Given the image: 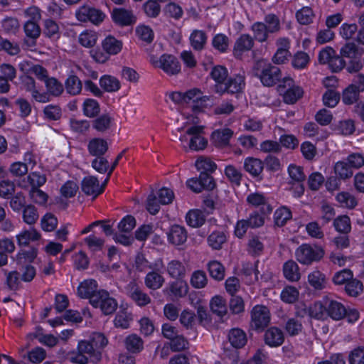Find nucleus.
Masks as SVG:
<instances>
[{"label": "nucleus", "instance_id": "obj_1", "mask_svg": "<svg viewBox=\"0 0 364 364\" xmlns=\"http://www.w3.org/2000/svg\"><path fill=\"white\" fill-rule=\"evenodd\" d=\"M253 73L266 87L274 86L282 78L280 68L264 60H257L255 63Z\"/></svg>", "mask_w": 364, "mask_h": 364}, {"label": "nucleus", "instance_id": "obj_2", "mask_svg": "<svg viewBox=\"0 0 364 364\" xmlns=\"http://www.w3.org/2000/svg\"><path fill=\"white\" fill-rule=\"evenodd\" d=\"M280 29L279 18L274 14H268L264 22H256L252 26L254 36L259 42L265 41L269 33H274Z\"/></svg>", "mask_w": 364, "mask_h": 364}, {"label": "nucleus", "instance_id": "obj_3", "mask_svg": "<svg viewBox=\"0 0 364 364\" xmlns=\"http://www.w3.org/2000/svg\"><path fill=\"white\" fill-rule=\"evenodd\" d=\"M90 304L94 308H100L105 315L114 314L118 306L117 300L104 289L99 290L97 294L92 296Z\"/></svg>", "mask_w": 364, "mask_h": 364}, {"label": "nucleus", "instance_id": "obj_4", "mask_svg": "<svg viewBox=\"0 0 364 364\" xmlns=\"http://www.w3.org/2000/svg\"><path fill=\"white\" fill-rule=\"evenodd\" d=\"M295 255L299 262L309 265L319 261L323 257L324 251L320 247L303 244L296 249Z\"/></svg>", "mask_w": 364, "mask_h": 364}, {"label": "nucleus", "instance_id": "obj_5", "mask_svg": "<svg viewBox=\"0 0 364 364\" xmlns=\"http://www.w3.org/2000/svg\"><path fill=\"white\" fill-rule=\"evenodd\" d=\"M279 91L283 92V100L287 104H294L302 97L304 91L299 85H296L291 77H284L279 85Z\"/></svg>", "mask_w": 364, "mask_h": 364}, {"label": "nucleus", "instance_id": "obj_6", "mask_svg": "<svg viewBox=\"0 0 364 364\" xmlns=\"http://www.w3.org/2000/svg\"><path fill=\"white\" fill-rule=\"evenodd\" d=\"M270 321V314L264 306H255L251 311V324L252 329L263 331Z\"/></svg>", "mask_w": 364, "mask_h": 364}, {"label": "nucleus", "instance_id": "obj_7", "mask_svg": "<svg viewBox=\"0 0 364 364\" xmlns=\"http://www.w3.org/2000/svg\"><path fill=\"white\" fill-rule=\"evenodd\" d=\"M75 16L79 21L98 25L104 21L105 14L100 9L83 5L76 11Z\"/></svg>", "mask_w": 364, "mask_h": 364}, {"label": "nucleus", "instance_id": "obj_8", "mask_svg": "<svg viewBox=\"0 0 364 364\" xmlns=\"http://www.w3.org/2000/svg\"><path fill=\"white\" fill-rule=\"evenodd\" d=\"M203 126H191L186 130V134L191 136L188 148L196 151L203 150L208 145V140L203 136Z\"/></svg>", "mask_w": 364, "mask_h": 364}, {"label": "nucleus", "instance_id": "obj_9", "mask_svg": "<svg viewBox=\"0 0 364 364\" xmlns=\"http://www.w3.org/2000/svg\"><path fill=\"white\" fill-rule=\"evenodd\" d=\"M151 63L154 66L161 68L169 75H177L181 71L179 61L172 55L164 54L160 57L159 61H151Z\"/></svg>", "mask_w": 364, "mask_h": 364}, {"label": "nucleus", "instance_id": "obj_10", "mask_svg": "<svg viewBox=\"0 0 364 364\" xmlns=\"http://www.w3.org/2000/svg\"><path fill=\"white\" fill-rule=\"evenodd\" d=\"M187 186L194 192L200 193L203 189L213 190L215 186V183L210 173L200 172L199 178L189 179L187 181Z\"/></svg>", "mask_w": 364, "mask_h": 364}, {"label": "nucleus", "instance_id": "obj_11", "mask_svg": "<svg viewBox=\"0 0 364 364\" xmlns=\"http://www.w3.org/2000/svg\"><path fill=\"white\" fill-rule=\"evenodd\" d=\"M127 294L129 297L140 307H144L151 304V297L144 292L136 283L130 282L127 284Z\"/></svg>", "mask_w": 364, "mask_h": 364}, {"label": "nucleus", "instance_id": "obj_12", "mask_svg": "<svg viewBox=\"0 0 364 364\" xmlns=\"http://www.w3.org/2000/svg\"><path fill=\"white\" fill-rule=\"evenodd\" d=\"M111 16L114 23L121 27L132 26L136 21L133 11L124 8L113 9Z\"/></svg>", "mask_w": 364, "mask_h": 364}, {"label": "nucleus", "instance_id": "obj_13", "mask_svg": "<svg viewBox=\"0 0 364 364\" xmlns=\"http://www.w3.org/2000/svg\"><path fill=\"white\" fill-rule=\"evenodd\" d=\"M22 88L31 93L32 97L37 102L46 103L50 101V97L46 92H39L36 87L35 80L29 75H23L21 77Z\"/></svg>", "mask_w": 364, "mask_h": 364}, {"label": "nucleus", "instance_id": "obj_14", "mask_svg": "<svg viewBox=\"0 0 364 364\" xmlns=\"http://www.w3.org/2000/svg\"><path fill=\"white\" fill-rule=\"evenodd\" d=\"M81 188L85 194L93 196V198L103 192V187H100L99 181L95 176L85 177L81 182Z\"/></svg>", "mask_w": 364, "mask_h": 364}, {"label": "nucleus", "instance_id": "obj_15", "mask_svg": "<svg viewBox=\"0 0 364 364\" xmlns=\"http://www.w3.org/2000/svg\"><path fill=\"white\" fill-rule=\"evenodd\" d=\"M163 292L165 295L172 296L176 299L186 296L188 292V286L182 280H176L168 284Z\"/></svg>", "mask_w": 364, "mask_h": 364}, {"label": "nucleus", "instance_id": "obj_16", "mask_svg": "<svg viewBox=\"0 0 364 364\" xmlns=\"http://www.w3.org/2000/svg\"><path fill=\"white\" fill-rule=\"evenodd\" d=\"M113 122L114 118L109 113H105L95 117L91 126L97 132L105 134L111 129Z\"/></svg>", "mask_w": 364, "mask_h": 364}, {"label": "nucleus", "instance_id": "obj_17", "mask_svg": "<svg viewBox=\"0 0 364 364\" xmlns=\"http://www.w3.org/2000/svg\"><path fill=\"white\" fill-rule=\"evenodd\" d=\"M327 316L336 321L341 320L345 317L346 314V307L340 302L332 300L326 299Z\"/></svg>", "mask_w": 364, "mask_h": 364}, {"label": "nucleus", "instance_id": "obj_18", "mask_svg": "<svg viewBox=\"0 0 364 364\" xmlns=\"http://www.w3.org/2000/svg\"><path fill=\"white\" fill-rule=\"evenodd\" d=\"M167 235L169 242L175 245H182L187 240V232L185 228L178 225L171 226Z\"/></svg>", "mask_w": 364, "mask_h": 364}, {"label": "nucleus", "instance_id": "obj_19", "mask_svg": "<svg viewBox=\"0 0 364 364\" xmlns=\"http://www.w3.org/2000/svg\"><path fill=\"white\" fill-rule=\"evenodd\" d=\"M266 344L271 347L281 346L284 341V336L282 331L277 327L269 328L264 334Z\"/></svg>", "mask_w": 364, "mask_h": 364}, {"label": "nucleus", "instance_id": "obj_20", "mask_svg": "<svg viewBox=\"0 0 364 364\" xmlns=\"http://www.w3.org/2000/svg\"><path fill=\"white\" fill-rule=\"evenodd\" d=\"M97 283L94 279L85 280L82 282L77 288V294L80 297L89 299L91 304V298L98 292Z\"/></svg>", "mask_w": 364, "mask_h": 364}, {"label": "nucleus", "instance_id": "obj_21", "mask_svg": "<svg viewBox=\"0 0 364 364\" xmlns=\"http://www.w3.org/2000/svg\"><path fill=\"white\" fill-rule=\"evenodd\" d=\"M244 169L253 177H258L264 169V163L259 159L247 157L244 161Z\"/></svg>", "mask_w": 364, "mask_h": 364}, {"label": "nucleus", "instance_id": "obj_22", "mask_svg": "<svg viewBox=\"0 0 364 364\" xmlns=\"http://www.w3.org/2000/svg\"><path fill=\"white\" fill-rule=\"evenodd\" d=\"M108 150L107 141L102 138H94L89 141L88 151L95 156H103Z\"/></svg>", "mask_w": 364, "mask_h": 364}, {"label": "nucleus", "instance_id": "obj_23", "mask_svg": "<svg viewBox=\"0 0 364 364\" xmlns=\"http://www.w3.org/2000/svg\"><path fill=\"white\" fill-rule=\"evenodd\" d=\"M78 352L87 355L93 362L101 359V351L95 349L90 341H81L77 346Z\"/></svg>", "mask_w": 364, "mask_h": 364}, {"label": "nucleus", "instance_id": "obj_24", "mask_svg": "<svg viewBox=\"0 0 364 364\" xmlns=\"http://www.w3.org/2000/svg\"><path fill=\"white\" fill-rule=\"evenodd\" d=\"M232 134V131L230 129L214 131L211 135V141L215 146H225L229 144Z\"/></svg>", "mask_w": 364, "mask_h": 364}, {"label": "nucleus", "instance_id": "obj_25", "mask_svg": "<svg viewBox=\"0 0 364 364\" xmlns=\"http://www.w3.org/2000/svg\"><path fill=\"white\" fill-rule=\"evenodd\" d=\"M164 277L156 271L149 272L144 278L146 287L151 290L159 289L164 284Z\"/></svg>", "mask_w": 364, "mask_h": 364}, {"label": "nucleus", "instance_id": "obj_26", "mask_svg": "<svg viewBox=\"0 0 364 364\" xmlns=\"http://www.w3.org/2000/svg\"><path fill=\"white\" fill-rule=\"evenodd\" d=\"M228 340L234 348H241L247 343L246 333L240 328H232L228 333Z\"/></svg>", "mask_w": 364, "mask_h": 364}, {"label": "nucleus", "instance_id": "obj_27", "mask_svg": "<svg viewBox=\"0 0 364 364\" xmlns=\"http://www.w3.org/2000/svg\"><path fill=\"white\" fill-rule=\"evenodd\" d=\"M253 39L250 35L240 36L234 46L235 55H240L243 52L250 50L253 47Z\"/></svg>", "mask_w": 364, "mask_h": 364}, {"label": "nucleus", "instance_id": "obj_28", "mask_svg": "<svg viewBox=\"0 0 364 364\" xmlns=\"http://www.w3.org/2000/svg\"><path fill=\"white\" fill-rule=\"evenodd\" d=\"M245 77L240 74L235 77H230L225 85L224 90L230 93H238L242 90L245 87Z\"/></svg>", "mask_w": 364, "mask_h": 364}, {"label": "nucleus", "instance_id": "obj_29", "mask_svg": "<svg viewBox=\"0 0 364 364\" xmlns=\"http://www.w3.org/2000/svg\"><path fill=\"white\" fill-rule=\"evenodd\" d=\"M283 273L284 277L290 282H296L301 277L299 266L293 260H289L284 263Z\"/></svg>", "mask_w": 364, "mask_h": 364}, {"label": "nucleus", "instance_id": "obj_30", "mask_svg": "<svg viewBox=\"0 0 364 364\" xmlns=\"http://www.w3.org/2000/svg\"><path fill=\"white\" fill-rule=\"evenodd\" d=\"M125 348L129 352L138 353L144 348V341L136 334H131L124 340Z\"/></svg>", "mask_w": 364, "mask_h": 364}, {"label": "nucleus", "instance_id": "obj_31", "mask_svg": "<svg viewBox=\"0 0 364 364\" xmlns=\"http://www.w3.org/2000/svg\"><path fill=\"white\" fill-rule=\"evenodd\" d=\"M104 51L109 55L117 54L122 49V43L113 36H107L102 43Z\"/></svg>", "mask_w": 364, "mask_h": 364}, {"label": "nucleus", "instance_id": "obj_32", "mask_svg": "<svg viewBox=\"0 0 364 364\" xmlns=\"http://www.w3.org/2000/svg\"><path fill=\"white\" fill-rule=\"evenodd\" d=\"M100 87L106 92H113L120 89V82L112 75H103L100 80Z\"/></svg>", "mask_w": 364, "mask_h": 364}, {"label": "nucleus", "instance_id": "obj_33", "mask_svg": "<svg viewBox=\"0 0 364 364\" xmlns=\"http://www.w3.org/2000/svg\"><path fill=\"white\" fill-rule=\"evenodd\" d=\"M360 92L356 85L351 84L343 91L342 101L345 105H353L359 100Z\"/></svg>", "mask_w": 364, "mask_h": 364}, {"label": "nucleus", "instance_id": "obj_34", "mask_svg": "<svg viewBox=\"0 0 364 364\" xmlns=\"http://www.w3.org/2000/svg\"><path fill=\"white\" fill-rule=\"evenodd\" d=\"M82 111L85 116L89 118H95L100 112V104L95 100L86 99L82 105Z\"/></svg>", "mask_w": 364, "mask_h": 364}, {"label": "nucleus", "instance_id": "obj_35", "mask_svg": "<svg viewBox=\"0 0 364 364\" xmlns=\"http://www.w3.org/2000/svg\"><path fill=\"white\" fill-rule=\"evenodd\" d=\"M210 306L213 313L220 317H223L228 312L226 301L220 296H214L210 301Z\"/></svg>", "mask_w": 364, "mask_h": 364}, {"label": "nucleus", "instance_id": "obj_36", "mask_svg": "<svg viewBox=\"0 0 364 364\" xmlns=\"http://www.w3.org/2000/svg\"><path fill=\"white\" fill-rule=\"evenodd\" d=\"M207 41V36L203 31L195 30L190 36L191 46L196 50L203 49Z\"/></svg>", "mask_w": 364, "mask_h": 364}, {"label": "nucleus", "instance_id": "obj_37", "mask_svg": "<svg viewBox=\"0 0 364 364\" xmlns=\"http://www.w3.org/2000/svg\"><path fill=\"white\" fill-rule=\"evenodd\" d=\"M186 219L187 223L193 228L200 227L205 221L203 213L199 210H190L187 213Z\"/></svg>", "mask_w": 364, "mask_h": 364}, {"label": "nucleus", "instance_id": "obj_38", "mask_svg": "<svg viewBox=\"0 0 364 364\" xmlns=\"http://www.w3.org/2000/svg\"><path fill=\"white\" fill-rule=\"evenodd\" d=\"M38 250L32 247L28 250H21L16 255V262L20 265L29 264L36 258Z\"/></svg>", "mask_w": 364, "mask_h": 364}, {"label": "nucleus", "instance_id": "obj_39", "mask_svg": "<svg viewBox=\"0 0 364 364\" xmlns=\"http://www.w3.org/2000/svg\"><path fill=\"white\" fill-rule=\"evenodd\" d=\"M40 237V233L35 229L24 230L16 236L18 244L20 246H26L29 244L31 240H38Z\"/></svg>", "mask_w": 364, "mask_h": 364}, {"label": "nucleus", "instance_id": "obj_40", "mask_svg": "<svg viewBox=\"0 0 364 364\" xmlns=\"http://www.w3.org/2000/svg\"><path fill=\"white\" fill-rule=\"evenodd\" d=\"M208 269L213 279L217 281H221L224 279L225 267L220 262L215 260L209 262L208 264Z\"/></svg>", "mask_w": 364, "mask_h": 364}, {"label": "nucleus", "instance_id": "obj_41", "mask_svg": "<svg viewBox=\"0 0 364 364\" xmlns=\"http://www.w3.org/2000/svg\"><path fill=\"white\" fill-rule=\"evenodd\" d=\"M67 92L73 95H78L82 90V82L76 75H70L65 83Z\"/></svg>", "mask_w": 364, "mask_h": 364}, {"label": "nucleus", "instance_id": "obj_42", "mask_svg": "<svg viewBox=\"0 0 364 364\" xmlns=\"http://www.w3.org/2000/svg\"><path fill=\"white\" fill-rule=\"evenodd\" d=\"M309 283L316 289H322L325 287L326 276L318 270H315L308 276Z\"/></svg>", "mask_w": 364, "mask_h": 364}, {"label": "nucleus", "instance_id": "obj_43", "mask_svg": "<svg viewBox=\"0 0 364 364\" xmlns=\"http://www.w3.org/2000/svg\"><path fill=\"white\" fill-rule=\"evenodd\" d=\"M43 34L49 38H59L60 31L58 23L53 19L45 20Z\"/></svg>", "mask_w": 364, "mask_h": 364}, {"label": "nucleus", "instance_id": "obj_44", "mask_svg": "<svg viewBox=\"0 0 364 364\" xmlns=\"http://www.w3.org/2000/svg\"><path fill=\"white\" fill-rule=\"evenodd\" d=\"M335 173L341 179L350 178L353 174V168L346 161H338L334 166Z\"/></svg>", "mask_w": 364, "mask_h": 364}, {"label": "nucleus", "instance_id": "obj_45", "mask_svg": "<svg viewBox=\"0 0 364 364\" xmlns=\"http://www.w3.org/2000/svg\"><path fill=\"white\" fill-rule=\"evenodd\" d=\"M309 316L316 319H324L327 317L326 301L324 304L320 302H316L309 306Z\"/></svg>", "mask_w": 364, "mask_h": 364}, {"label": "nucleus", "instance_id": "obj_46", "mask_svg": "<svg viewBox=\"0 0 364 364\" xmlns=\"http://www.w3.org/2000/svg\"><path fill=\"white\" fill-rule=\"evenodd\" d=\"M46 87L47 88V94H49L58 97L63 92V85L55 77H49L45 82Z\"/></svg>", "mask_w": 364, "mask_h": 364}, {"label": "nucleus", "instance_id": "obj_47", "mask_svg": "<svg viewBox=\"0 0 364 364\" xmlns=\"http://www.w3.org/2000/svg\"><path fill=\"white\" fill-rule=\"evenodd\" d=\"M291 218V212L286 207L277 209L274 214L275 224L279 227L284 226L287 221Z\"/></svg>", "mask_w": 364, "mask_h": 364}, {"label": "nucleus", "instance_id": "obj_48", "mask_svg": "<svg viewBox=\"0 0 364 364\" xmlns=\"http://www.w3.org/2000/svg\"><path fill=\"white\" fill-rule=\"evenodd\" d=\"M333 225L338 232L343 234H348L351 230L350 220L347 215H341L336 218Z\"/></svg>", "mask_w": 364, "mask_h": 364}, {"label": "nucleus", "instance_id": "obj_49", "mask_svg": "<svg viewBox=\"0 0 364 364\" xmlns=\"http://www.w3.org/2000/svg\"><path fill=\"white\" fill-rule=\"evenodd\" d=\"M44 117L48 120L57 121L61 118L62 110L59 105H48L43 110Z\"/></svg>", "mask_w": 364, "mask_h": 364}, {"label": "nucleus", "instance_id": "obj_50", "mask_svg": "<svg viewBox=\"0 0 364 364\" xmlns=\"http://www.w3.org/2000/svg\"><path fill=\"white\" fill-rule=\"evenodd\" d=\"M97 41V35L94 31H86L82 33L78 38L79 43L84 47L92 48Z\"/></svg>", "mask_w": 364, "mask_h": 364}, {"label": "nucleus", "instance_id": "obj_51", "mask_svg": "<svg viewBox=\"0 0 364 364\" xmlns=\"http://www.w3.org/2000/svg\"><path fill=\"white\" fill-rule=\"evenodd\" d=\"M299 295V291L296 287L287 286L282 290L281 299L286 303L292 304L298 299Z\"/></svg>", "mask_w": 364, "mask_h": 364}, {"label": "nucleus", "instance_id": "obj_52", "mask_svg": "<svg viewBox=\"0 0 364 364\" xmlns=\"http://www.w3.org/2000/svg\"><path fill=\"white\" fill-rule=\"evenodd\" d=\"M181 325L187 329H192L196 323V314L188 309L183 310L179 316Z\"/></svg>", "mask_w": 364, "mask_h": 364}, {"label": "nucleus", "instance_id": "obj_53", "mask_svg": "<svg viewBox=\"0 0 364 364\" xmlns=\"http://www.w3.org/2000/svg\"><path fill=\"white\" fill-rule=\"evenodd\" d=\"M342 57L350 59L360 58L361 53L359 52L357 46L354 43H348L341 49Z\"/></svg>", "mask_w": 364, "mask_h": 364}, {"label": "nucleus", "instance_id": "obj_54", "mask_svg": "<svg viewBox=\"0 0 364 364\" xmlns=\"http://www.w3.org/2000/svg\"><path fill=\"white\" fill-rule=\"evenodd\" d=\"M226 241V236L223 232H213L208 238V244L215 250H220Z\"/></svg>", "mask_w": 364, "mask_h": 364}, {"label": "nucleus", "instance_id": "obj_55", "mask_svg": "<svg viewBox=\"0 0 364 364\" xmlns=\"http://www.w3.org/2000/svg\"><path fill=\"white\" fill-rule=\"evenodd\" d=\"M41 225L43 230L51 232L56 228L58 219L53 214L48 213L42 218Z\"/></svg>", "mask_w": 364, "mask_h": 364}, {"label": "nucleus", "instance_id": "obj_56", "mask_svg": "<svg viewBox=\"0 0 364 364\" xmlns=\"http://www.w3.org/2000/svg\"><path fill=\"white\" fill-rule=\"evenodd\" d=\"M131 321L132 316L130 314L124 311H120L115 316L114 323L117 328L125 329L129 328Z\"/></svg>", "mask_w": 364, "mask_h": 364}, {"label": "nucleus", "instance_id": "obj_57", "mask_svg": "<svg viewBox=\"0 0 364 364\" xmlns=\"http://www.w3.org/2000/svg\"><path fill=\"white\" fill-rule=\"evenodd\" d=\"M169 275L173 278L182 277L185 273V267L181 262L177 260L170 262L167 267Z\"/></svg>", "mask_w": 364, "mask_h": 364}, {"label": "nucleus", "instance_id": "obj_58", "mask_svg": "<svg viewBox=\"0 0 364 364\" xmlns=\"http://www.w3.org/2000/svg\"><path fill=\"white\" fill-rule=\"evenodd\" d=\"M136 226V220L132 215H128L118 224V230L120 232L129 233Z\"/></svg>", "mask_w": 364, "mask_h": 364}, {"label": "nucleus", "instance_id": "obj_59", "mask_svg": "<svg viewBox=\"0 0 364 364\" xmlns=\"http://www.w3.org/2000/svg\"><path fill=\"white\" fill-rule=\"evenodd\" d=\"M145 14L151 18L157 17L161 12V6L156 0H149L143 5Z\"/></svg>", "mask_w": 364, "mask_h": 364}, {"label": "nucleus", "instance_id": "obj_60", "mask_svg": "<svg viewBox=\"0 0 364 364\" xmlns=\"http://www.w3.org/2000/svg\"><path fill=\"white\" fill-rule=\"evenodd\" d=\"M23 218V221L28 225H33L37 221L38 215L34 205H28L24 208Z\"/></svg>", "mask_w": 364, "mask_h": 364}, {"label": "nucleus", "instance_id": "obj_61", "mask_svg": "<svg viewBox=\"0 0 364 364\" xmlns=\"http://www.w3.org/2000/svg\"><path fill=\"white\" fill-rule=\"evenodd\" d=\"M229 308L233 314H240L245 310V304L240 296L232 295L229 301Z\"/></svg>", "mask_w": 364, "mask_h": 364}, {"label": "nucleus", "instance_id": "obj_62", "mask_svg": "<svg viewBox=\"0 0 364 364\" xmlns=\"http://www.w3.org/2000/svg\"><path fill=\"white\" fill-rule=\"evenodd\" d=\"M207 277L202 270H198L193 273L191 279V285L196 289L203 288L207 284Z\"/></svg>", "mask_w": 364, "mask_h": 364}, {"label": "nucleus", "instance_id": "obj_63", "mask_svg": "<svg viewBox=\"0 0 364 364\" xmlns=\"http://www.w3.org/2000/svg\"><path fill=\"white\" fill-rule=\"evenodd\" d=\"M346 293L350 296H358L363 289V284L358 279H352L345 287Z\"/></svg>", "mask_w": 364, "mask_h": 364}, {"label": "nucleus", "instance_id": "obj_64", "mask_svg": "<svg viewBox=\"0 0 364 364\" xmlns=\"http://www.w3.org/2000/svg\"><path fill=\"white\" fill-rule=\"evenodd\" d=\"M350 364H364V347H358L353 349L349 354Z\"/></svg>", "mask_w": 364, "mask_h": 364}]
</instances>
